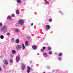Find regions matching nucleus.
Returning a JSON list of instances; mask_svg holds the SVG:
<instances>
[{
    "mask_svg": "<svg viewBox=\"0 0 73 73\" xmlns=\"http://www.w3.org/2000/svg\"><path fill=\"white\" fill-rule=\"evenodd\" d=\"M15 42L17 44H18L20 42V40L19 39H17L15 41Z\"/></svg>",
    "mask_w": 73,
    "mask_h": 73,
    "instance_id": "nucleus-10",
    "label": "nucleus"
},
{
    "mask_svg": "<svg viewBox=\"0 0 73 73\" xmlns=\"http://www.w3.org/2000/svg\"><path fill=\"white\" fill-rule=\"evenodd\" d=\"M16 27H18V26H19V23H16L15 25Z\"/></svg>",
    "mask_w": 73,
    "mask_h": 73,
    "instance_id": "nucleus-19",
    "label": "nucleus"
},
{
    "mask_svg": "<svg viewBox=\"0 0 73 73\" xmlns=\"http://www.w3.org/2000/svg\"><path fill=\"white\" fill-rule=\"evenodd\" d=\"M32 48L33 49H35L37 48V46L35 45H34L32 46Z\"/></svg>",
    "mask_w": 73,
    "mask_h": 73,
    "instance_id": "nucleus-12",
    "label": "nucleus"
},
{
    "mask_svg": "<svg viewBox=\"0 0 73 73\" xmlns=\"http://www.w3.org/2000/svg\"><path fill=\"white\" fill-rule=\"evenodd\" d=\"M11 41L12 42H13L14 41H15V38H13L11 39Z\"/></svg>",
    "mask_w": 73,
    "mask_h": 73,
    "instance_id": "nucleus-17",
    "label": "nucleus"
},
{
    "mask_svg": "<svg viewBox=\"0 0 73 73\" xmlns=\"http://www.w3.org/2000/svg\"><path fill=\"white\" fill-rule=\"evenodd\" d=\"M3 69H5V65L4 64H3Z\"/></svg>",
    "mask_w": 73,
    "mask_h": 73,
    "instance_id": "nucleus-24",
    "label": "nucleus"
},
{
    "mask_svg": "<svg viewBox=\"0 0 73 73\" xmlns=\"http://www.w3.org/2000/svg\"><path fill=\"white\" fill-rule=\"evenodd\" d=\"M7 27L6 26H3L1 28V31H2V32H3V33H6L7 32Z\"/></svg>",
    "mask_w": 73,
    "mask_h": 73,
    "instance_id": "nucleus-1",
    "label": "nucleus"
},
{
    "mask_svg": "<svg viewBox=\"0 0 73 73\" xmlns=\"http://www.w3.org/2000/svg\"><path fill=\"white\" fill-rule=\"evenodd\" d=\"M54 70H53L52 72H54Z\"/></svg>",
    "mask_w": 73,
    "mask_h": 73,
    "instance_id": "nucleus-38",
    "label": "nucleus"
},
{
    "mask_svg": "<svg viewBox=\"0 0 73 73\" xmlns=\"http://www.w3.org/2000/svg\"><path fill=\"white\" fill-rule=\"evenodd\" d=\"M25 45L26 46H27V45H28V41H26L25 43Z\"/></svg>",
    "mask_w": 73,
    "mask_h": 73,
    "instance_id": "nucleus-13",
    "label": "nucleus"
},
{
    "mask_svg": "<svg viewBox=\"0 0 73 73\" xmlns=\"http://www.w3.org/2000/svg\"><path fill=\"white\" fill-rule=\"evenodd\" d=\"M21 46L22 47V49L23 50H24L25 49V46H24V44L23 43L21 44Z\"/></svg>",
    "mask_w": 73,
    "mask_h": 73,
    "instance_id": "nucleus-8",
    "label": "nucleus"
},
{
    "mask_svg": "<svg viewBox=\"0 0 73 73\" xmlns=\"http://www.w3.org/2000/svg\"><path fill=\"white\" fill-rule=\"evenodd\" d=\"M3 57V56H2V57Z\"/></svg>",
    "mask_w": 73,
    "mask_h": 73,
    "instance_id": "nucleus-39",
    "label": "nucleus"
},
{
    "mask_svg": "<svg viewBox=\"0 0 73 73\" xmlns=\"http://www.w3.org/2000/svg\"><path fill=\"white\" fill-rule=\"evenodd\" d=\"M21 1V0H17V2L18 3H20Z\"/></svg>",
    "mask_w": 73,
    "mask_h": 73,
    "instance_id": "nucleus-20",
    "label": "nucleus"
},
{
    "mask_svg": "<svg viewBox=\"0 0 73 73\" xmlns=\"http://www.w3.org/2000/svg\"><path fill=\"white\" fill-rule=\"evenodd\" d=\"M19 23L20 25H23L24 24V21L22 20H19Z\"/></svg>",
    "mask_w": 73,
    "mask_h": 73,
    "instance_id": "nucleus-4",
    "label": "nucleus"
},
{
    "mask_svg": "<svg viewBox=\"0 0 73 73\" xmlns=\"http://www.w3.org/2000/svg\"><path fill=\"white\" fill-rule=\"evenodd\" d=\"M59 12H60V13H61V12H62V11H59Z\"/></svg>",
    "mask_w": 73,
    "mask_h": 73,
    "instance_id": "nucleus-37",
    "label": "nucleus"
},
{
    "mask_svg": "<svg viewBox=\"0 0 73 73\" xmlns=\"http://www.w3.org/2000/svg\"><path fill=\"white\" fill-rule=\"evenodd\" d=\"M45 4H47L48 3V1H47L46 2H45Z\"/></svg>",
    "mask_w": 73,
    "mask_h": 73,
    "instance_id": "nucleus-33",
    "label": "nucleus"
},
{
    "mask_svg": "<svg viewBox=\"0 0 73 73\" xmlns=\"http://www.w3.org/2000/svg\"><path fill=\"white\" fill-rule=\"evenodd\" d=\"M16 61L19 62L20 61V58L19 56H17L16 57Z\"/></svg>",
    "mask_w": 73,
    "mask_h": 73,
    "instance_id": "nucleus-9",
    "label": "nucleus"
},
{
    "mask_svg": "<svg viewBox=\"0 0 73 73\" xmlns=\"http://www.w3.org/2000/svg\"><path fill=\"white\" fill-rule=\"evenodd\" d=\"M16 48L17 50H19L21 48V45H18L17 46Z\"/></svg>",
    "mask_w": 73,
    "mask_h": 73,
    "instance_id": "nucleus-5",
    "label": "nucleus"
},
{
    "mask_svg": "<svg viewBox=\"0 0 73 73\" xmlns=\"http://www.w3.org/2000/svg\"><path fill=\"white\" fill-rule=\"evenodd\" d=\"M3 26V24L1 23L0 22V27H2Z\"/></svg>",
    "mask_w": 73,
    "mask_h": 73,
    "instance_id": "nucleus-23",
    "label": "nucleus"
},
{
    "mask_svg": "<svg viewBox=\"0 0 73 73\" xmlns=\"http://www.w3.org/2000/svg\"><path fill=\"white\" fill-rule=\"evenodd\" d=\"M12 53L13 54H15L16 53V51L15 50H12Z\"/></svg>",
    "mask_w": 73,
    "mask_h": 73,
    "instance_id": "nucleus-11",
    "label": "nucleus"
},
{
    "mask_svg": "<svg viewBox=\"0 0 73 73\" xmlns=\"http://www.w3.org/2000/svg\"><path fill=\"white\" fill-rule=\"evenodd\" d=\"M12 16L13 17H15V15L14 14H12Z\"/></svg>",
    "mask_w": 73,
    "mask_h": 73,
    "instance_id": "nucleus-28",
    "label": "nucleus"
},
{
    "mask_svg": "<svg viewBox=\"0 0 73 73\" xmlns=\"http://www.w3.org/2000/svg\"><path fill=\"white\" fill-rule=\"evenodd\" d=\"M49 0V1H50V0Z\"/></svg>",
    "mask_w": 73,
    "mask_h": 73,
    "instance_id": "nucleus-41",
    "label": "nucleus"
},
{
    "mask_svg": "<svg viewBox=\"0 0 73 73\" xmlns=\"http://www.w3.org/2000/svg\"><path fill=\"white\" fill-rule=\"evenodd\" d=\"M25 66L24 64L23 63H22L21 64V69L22 70H24V69H25Z\"/></svg>",
    "mask_w": 73,
    "mask_h": 73,
    "instance_id": "nucleus-3",
    "label": "nucleus"
},
{
    "mask_svg": "<svg viewBox=\"0 0 73 73\" xmlns=\"http://www.w3.org/2000/svg\"><path fill=\"white\" fill-rule=\"evenodd\" d=\"M19 10H17L16 11V13L17 14V15L19 14Z\"/></svg>",
    "mask_w": 73,
    "mask_h": 73,
    "instance_id": "nucleus-16",
    "label": "nucleus"
},
{
    "mask_svg": "<svg viewBox=\"0 0 73 73\" xmlns=\"http://www.w3.org/2000/svg\"><path fill=\"white\" fill-rule=\"evenodd\" d=\"M45 47H43V49H45Z\"/></svg>",
    "mask_w": 73,
    "mask_h": 73,
    "instance_id": "nucleus-34",
    "label": "nucleus"
},
{
    "mask_svg": "<svg viewBox=\"0 0 73 73\" xmlns=\"http://www.w3.org/2000/svg\"><path fill=\"white\" fill-rule=\"evenodd\" d=\"M40 51L41 52H44V49H43L42 48L40 50Z\"/></svg>",
    "mask_w": 73,
    "mask_h": 73,
    "instance_id": "nucleus-26",
    "label": "nucleus"
},
{
    "mask_svg": "<svg viewBox=\"0 0 73 73\" xmlns=\"http://www.w3.org/2000/svg\"><path fill=\"white\" fill-rule=\"evenodd\" d=\"M48 50H50L51 49V48L50 47H48Z\"/></svg>",
    "mask_w": 73,
    "mask_h": 73,
    "instance_id": "nucleus-25",
    "label": "nucleus"
},
{
    "mask_svg": "<svg viewBox=\"0 0 73 73\" xmlns=\"http://www.w3.org/2000/svg\"><path fill=\"white\" fill-rule=\"evenodd\" d=\"M33 23H32V24H31V26H33Z\"/></svg>",
    "mask_w": 73,
    "mask_h": 73,
    "instance_id": "nucleus-35",
    "label": "nucleus"
},
{
    "mask_svg": "<svg viewBox=\"0 0 73 73\" xmlns=\"http://www.w3.org/2000/svg\"><path fill=\"white\" fill-rule=\"evenodd\" d=\"M3 62L5 65H7L8 64V60L7 59H3Z\"/></svg>",
    "mask_w": 73,
    "mask_h": 73,
    "instance_id": "nucleus-2",
    "label": "nucleus"
},
{
    "mask_svg": "<svg viewBox=\"0 0 73 73\" xmlns=\"http://www.w3.org/2000/svg\"><path fill=\"white\" fill-rule=\"evenodd\" d=\"M0 37L1 38V39H3L4 38V36L3 35H1L0 36Z\"/></svg>",
    "mask_w": 73,
    "mask_h": 73,
    "instance_id": "nucleus-14",
    "label": "nucleus"
},
{
    "mask_svg": "<svg viewBox=\"0 0 73 73\" xmlns=\"http://www.w3.org/2000/svg\"><path fill=\"white\" fill-rule=\"evenodd\" d=\"M7 36H9L10 35V33H8L7 34Z\"/></svg>",
    "mask_w": 73,
    "mask_h": 73,
    "instance_id": "nucleus-30",
    "label": "nucleus"
},
{
    "mask_svg": "<svg viewBox=\"0 0 73 73\" xmlns=\"http://www.w3.org/2000/svg\"><path fill=\"white\" fill-rule=\"evenodd\" d=\"M9 62L10 63H12V62H13V61L11 60L10 59L9 60Z\"/></svg>",
    "mask_w": 73,
    "mask_h": 73,
    "instance_id": "nucleus-22",
    "label": "nucleus"
},
{
    "mask_svg": "<svg viewBox=\"0 0 73 73\" xmlns=\"http://www.w3.org/2000/svg\"><path fill=\"white\" fill-rule=\"evenodd\" d=\"M11 17L9 16H8L7 17V19L9 20L11 19Z\"/></svg>",
    "mask_w": 73,
    "mask_h": 73,
    "instance_id": "nucleus-18",
    "label": "nucleus"
},
{
    "mask_svg": "<svg viewBox=\"0 0 73 73\" xmlns=\"http://www.w3.org/2000/svg\"><path fill=\"white\" fill-rule=\"evenodd\" d=\"M50 28V27L49 25H47L46 26V28L47 29L49 30Z\"/></svg>",
    "mask_w": 73,
    "mask_h": 73,
    "instance_id": "nucleus-7",
    "label": "nucleus"
},
{
    "mask_svg": "<svg viewBox=\"0 0 73 73\" xmlns=\"http://www.w3.org/2000/svg\"><path fill=\"white\" fill-rule=\"evenodd\" d=\"M15 32L17 33L19 32V30L18 29H15Z\"/></svg>",
    "mask_w": 73,
    "mask_h": 73,
    "instance_id": "nucleus-21",
    "label": "nucleus"
},
{
    "mask_svg": "<svg viewBox=\"0 0 73 73\" xmlns=\"http://www.w3.org/2000/svg\"><path fill=\"white\" fill-rule=\"evenodd\" d=\"M43 55H44L45 57H47V54L46 53H44L43 54Z\"/></svg>",
    "mask_w": 73,
    "mask_h": 73,
    "instance_id": "nucleus-15",
    "label": "nucleus"
},
{
    "mask_svg": "<svg viewBox=\"0 0 73 73\" xmlns=\"http://www.w3.org/2000/svg\"><path fill=\"white\" fill-rule=\"evenodd\" d=\"M43 73H45V72H43Z\"/></svg>",
    "mask_w": 73,
    "mask_h": 73,
    "instance_id": "nucleus-40",
    "label": "nucleus"
},
{
    "mask_svg": "<svg viewBox=\"0 0 73 73\" xmlns=\"http://www.w3.org/2000/svg\"><path fill=\"white\" fill-rule=\"evenodd\" d=\"M62 56V53H60L59 54V56Z\"/></svg>",
    "mask_w": 73,
    "mask_h": 73,
    "instance_id": "nucleus-31",
    "label": "nucleus"
},
{
    "mask_svg": "<svg viewBox=\"0 0 73 73\" xmlns=\"http://www.w3.org/2000/svg\"><path fill=\"white\" fill-rule=\"evenodd\" d=\"M52 52L51 51H50V52H49V54H52Z\"/></svg>",
    "mask_w": 73,
    "mask_h": 73,
    "instance_id": "nucleus-32",
    "label": "nucleus"
},
{
    "mask_svg": "<svg viewBox=\"0 0 73 73\" xmlns=\"http://www.w3.org/2000/svg\"><path fill=\"white\" fill-rule=\"evenodd\" d=\"M58 60H59V61H61V58H58Z\"/></svg>",
    "mask_w": 73,
    "mask_h": 73,
    "instance_id": "nucleus-29",
    "label": "nucleus"
},
{
    "mask_svg": "<svg viewBox=\"0 0 73 73\" xmlns=\"http://www.w3.org/2000/svg\"><path fill=\"white\" fill-rule=\"evenodd\" d=\"M27 73H29L31 72V68L29 66H27Z\"/></svg>",
    "mask_w": 73,
    "mask_h": 73,
    "instance_id": "nucleus-6",
    "label": "nucleus"
},
{
    "mask_svg": "<svg viewBox=\"0 0 73 73\" xmlns=\"http://www.w3.org/2000/svg\"><path fill=\"white\" fill-rule=\"evenodd\" d=\"M52 19H49V21L50 22H52Z\"/></svg>",
    "mask_w": 73,
    "mask_h": 73,
    "instance_id": "nucleus-27",
    "label": "nucleus"
},
{
    "mask_svg": "<svg viewBox=\"0 0 73 73\" xmlns=\"http://www.w3.org/2000/svg\"><path fill=\"white\" fill-rule=\"evenodd\" d=\"M0 71H1V68L0 67Z\"/></svg>",
    "mask_w": 73,
    "mask_h": 73,
    "instance_id": "nucleus-36",
    "label": "nucleus"
}]
</instances>
